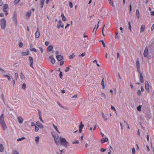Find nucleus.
Here are the masks:
<instances>
[{"instance_id": "obj_1", "label": "nucleus", "mask_w": 154, "mask_h": 154, "mask_svg": "<svg viewBox=\"0 0 154 154\" xmlns=\"http://www.w3.org/2000/svg\"><path fill=\"white\" fill-rule=\"evenodd\" d=\"M60 144L61 145L63 146L66 148H67V145L69 144V143L64 138L61 137L60 138Z\"/></svg>"}, {"instance_id": "obj_2", "label": "nucleus", "mask_w": 154, "mask_h": 154, "mask_svg": "<svg viewBox=\"0 0 154 154\" xmlns=\"http://www.w3.org/2000/svg\"><path fill=\"white\" fill-rule=\"evenodd\" d=\"M148 54H149L150 56H152V57L154 56V51H152L151 52L150 51H149V52L148 53V49L147 47H146V48L143 53V55L144 57H146L147 56Z\"/></svg>"}, {"instance_id": "obj_3", "label": "nucleus", "mask_w": 154, "mask_h": 154, "mask_svg": "<svg viewBox=\"0 0 154 154\" xmlns=\"http://www.w3.org/2000/svg\"><path fill=\"white\" fill-rule=\"evenodd\" d=\"M0 123L3 127V129L4 130L7 127L4 121L3 114H2L0 116Z\"/></svg>"}, {"instance_id": "obj_4", "label": "nucleus", "mask_w": 154, "mask_h": 154, "mask_svg": "<svg viewBox=\"0 0 154 154\" xmlns=\"http://www.w3.org/2000/svg\"><path fill=\"white\" fill-rule=\"evenodd\" d=\"M1 25L2 29H4L6 25V21L5 18H2L1 20Z\"/></svg>"}, {"instance_id": "obj_5", "label": "nucleus", "mask_w": 154, "mask_h": 154, "mask_svg": "<svg viewBox=\"0 0 154 154\" xmlns=\"http://www.w3.org/2000/svg\"><path fill=\"white\" fill-rule=\"evenodd\" d=\"M53 137L56 144L57 145H59L60 144V141H59L60 140V138L59 136L58 135H55L53 136Z\"/></svg>"}, {"instance_id": "obj_6", "label": "nucleus", "mask_w": 154, "mask_h": 154, "mask_svg": "<svg viewBox=\"0 0 154 154\" xmlns=\"http://www.w3.org/2000/svg\"><path fill=\"white\" fill-rule=\"evenodd\" d=\"M136 66L137 68V70L138 72H140V63L139 61V59L137 58V60L136 62Z\"/></svg>"}, {"instance_id": "obj_7", "label": "nucleus", "mask_w": 154, "mask_h": 154, "mask_svg": "<svg viewBox=\"0 0 154 154\" xmlns=\"http://www.w3.org/2000/svg\"><path fill=\"white\" fill-rule=\"evenodd\" d=\"M17 14L16 12V11H14L13 13V21L15 23H17Z\"/></svg>"}, {"instance_id": "obj_8", "label": "nucleus", "mask_w": 154, "mask_h": 154, "mask_svg": "<svg viewBox=\"0 0 154 154\" xmlns=\"http://www.w3.org/2000/svg\"><path fill=\"white\" fill-rule=\"evenodd\" d=\"M30 62V67L33 68L32 64L33 63V59L31 57H29Z\"/></svg>"}, {"instance_id": "obj_9", "label": "nucleus", "mask_w": 154, "mask_h": 154, "mask_svg": "<svg viewBox=\"0 0 154 154\" xmlns=\"http://www.w3.org/2000/svg\"><path fill=\"white\" fill-rule=\"evenodd\" d=\"M138 72L140 74V81L142 83H143L144 82V80H143V77L142 75V74L140 71V72Z\"/></svg>"}, {"instance_id": "obj_10", "label": "nucleus", "mask_w": 154, "mask_h": 154, "mask_svg": "<svg viewBox=\"0 0 154 154\" xmlns=\"http://www.w3.org/2000/svg\"><path fill=\"white\" fill-rule=\"evenodd\" d=\"M36 124L39 128H43L42 125L39 121H37L36 122Z\"/></svg>"}, {"instance_id": "obj_11", "label": "nucleus", "mask_w": 154, "mask_h": 154, "mask_svg": "<svg viewBox=\"0 0 154 154\" xmlns=\"http://www.w3.org/2000/svg\"><path fill=\"white\" fill-rule=\"evenodd\" d=\"M56 57L58 61L61 60L63 58V56L61 55H57L56 56Z\"/></svg>"}, {"instance_id": "obj_12", "label": "nucleus", "mask_w": 154, "mask_h": 154, "mask_svg": "<svg viewBox=\"0 0 154 154\" xmlns=\"http://www.w3.org/2000/svg\"><path fill=\"white\" fill-rule=\"evenodd\" d=\"M17 119L19 123L21 124L23 123V118L21 116L18 117Z\"/></svg>"}, {"instance_id": "obj_13", "label": "nucleus", "mask_w": 154, "mask_h": 154, "mask_svg": "<svg viewBox=\"0 0 154 154\" xmlns=\"http://www.w3.org/2000/svg\"><path fill=\"white\" fill-rule=\"evenodd\" d=\"M108 141V139L107 137H105L102 138L101 140V142L103 143L105 142H106Z\"/></svg>"}, {"instance_id": "obj_14", "label": "nucleus", "mask_w": 154, "mask_h": 154, "mask_svg": "<svg viewBox=\"0 0 154 154\" xmlns=\"http://www.w3.org/2000/svg\"><path fill=\"white\" fill-rule=\"evenodd\" d=\"M40 33L39 31H38V28H37V31L35 33V37L36 38H38L39 36Z\"/></svg>"}, {"instance_id": "obj_15", "label": "nucleus", "mask_w": 154, "mask_h": 154, "mask_svg": "<svg viewBox=\"0 0 154 154\" xmlns=\"http://www.w3.org/2000/svg\"><path fill=\"white\" fill-rule=\"evenodd\" d=\"M53 48V46L52 45L49 46L47 48V51L48 52L51 51Z\"/></svg>"}, {"instance_id": "obj_16", "label": "nucleus", "mask_w": 154, "mask_h": 154, "mask_svg": "<svg viewBox=\"0 0 154 154\" xmlns=\"http://www.w3.org/2000/svg\"><path fill=\"white\" fill-rule=\"evenodd\" d=\"M101 114H102V117L103 118L104 121H107V117L104 114V113H103V112H102Z\"/></svg>"}, {"instance_id": "obj_17", "label": "nucleus", "mask_w": 154, "mask_h": 154, "mask_svg": "<svg viewBox=\"0 0 154 154\" xmlns=\"http://www.w3.org/2000/svg\"><path fill=\"white\" fill-rule=\"evenodd\" d=\"M26 52H23L22 53V54L23 56L28 55L29 54V51L27 50Z\"/></svg>"}, {"instance_id": "obj_18", "label": "nucleus", "mask_w": 154, "mask_h": 154, "mask_svg": "<svg viewBox=\"0 0 154 154\" xmlns=\"http://www.w3.org/2000/svg\"><path fill=\"white\" fill-rule=\"evenodd\" d=\"M62 23V21L61 20H59L57 23V27L59 29L60 28Z\"/></svg>"}, {"instance_id": "obj_19", "label": "nucleus", "mask_w": 154, "mask_h": 154, "mask_svg": "<svg viewBox=\"0 0 154 154\" xmlns=\"http://www.w3.org/2000/svg\"><path fill=\"white\" fill-rule=\"evenodd\" d=\"M61 16L62 18V20L63 21H66V19L64 15L62 13L61 14Z\"/></svg>"}, {"instance_id": "obj_20", "label": "nucleus", "mask_w": 154, "mask_h": 154, "mask_svg": "<svg viewBox=\"0 0 154 154\" xmlns=\"http://www.w3.org/2000/svg\"><path fill=\"white\" fill-rule=\"evenodd\" d=\"M145 28V26L143 24L141 26L140 28V32H142L144 31Z\"/></svg>"}, {"instance_id": "obj_21", "label": "nucleus", "mask_w": 154, "mask_h": 154, "mask_svg": "<svg viewBox=\"0 0 154 154\" xmlns=\"http://www.w3.org/2000/svg\"><path fill=\"white\" fill-rule=\"evenodd\" d=\"M4 151V147L3 145L1 144H0V152H3Z\"/></svg>"}, {"instance_id": "obj_22", "label": "nucleus", "mask_w": 154, "mask_h": 154, "mask_svg": "<svg viewBox=\"0 0 154 154\" xmlns=\"http://www.w3.org/2000/svg\"><path fill=\"white\" fill-rule=\"evenodd\" d=\"M41 7L42 8L43 7L44 4L45 2V0H40Z\"/></svg>"}, {"instance_id": "obj_23", "label": "nucleus", "mask_w": 154, "mask_h": 154, "mask_svg": "<svg viewBox=\"0 0 154 154\" xmlns=\"http://www.w3.org/2000/svg\"><path fill=\"white\" fill-rule=\"evenodd\" d=\"M136 15H137V17L138 18V19H139V17H140V13H139V11L138 9H137L136 10Z\"/></svg>"}, {"instance_id": "obj_24", "label": "nucleus", "mask_w": 154, "mask_h": 154, "mask_svg": "<svg viewBox=\"0 0 154 154\" xmlns=\"http://www.w3.org/2000/svg\"><path fill=\"white\" fill-rule=\"evenodd\" d=\"M25 139V137H23L21 138H18L17 139V141H21L24 139Z\"/></svg>"}, {"instance_id": "obj_25", "label": "nucleus", "mask_w": 154, "mask_h": 154, "mask_svg": "<svg viewBox=\"0 0 154 154\" xmlns=\"http://www.w3.org/2000/svg\"><path fill=\"white\" fill-rule=\"evenodd\" d=\"M8 8V4H5L4 5V7H3V9H7Z\"/></svg>"}, {"instance_id": "obj_26", "label": "nucleus", "mask_w": 154, "mask_h": 154, "mask_svg": "<svg viewBox=\"0 0 154 154\" xmlns=\"http://www.w3.org/2000/svg\"><path fill=\"white\" fill-rule=\"evenodd\" d=\"M145 89L148 93L149 92V85H145Z\"/></svg>"}, {"instance_id": "obj_27", "label": "nucleus", "mask_w": 154, "mask_h": 154, "mask_svg": "<svg viewBox=\"0 0 154 154\" xmlns=\"http://www.w3.org/2000/svg\"><path fill=\"white\" fill-rule=\"evenodd\" d=\"M3 75L4 76L6 77H7L8 81H11V79L9 75Z\"/></svg>"}, {"instance_id": "obj_28", "label": "nucleus", "mask_w": 154, "mask_h": 154, "mask_svg": "<svg viewBox=\"0 0 154 154\" xmlns=\"http://www.w3.org/2000/svg\"><path fill=\"white\" fill-rule=\"evenodd\" d=\"M39 139V137L38 136L36 137H35V141L36 143H37L38 142Z\"/></svg>"}, {"instance_id": "obj_29", "label": "nucleus", "mask_w": 154, "mask_h": 154, "mask_svg": "<svg viewBox=\"0 0 154 154\" xmlns=\"http://www.w3.org/2000/svg\"><path fill=\"white\" fill-rule=\"evenodd\" d=\"M53 127H54V128L56 130V131H57V132L59 133H60V132L58 130V129H57V127L55 126L54 125V124H53Z\"/></svg>"}, {"instance_id": "obj_30", "label": "nucleus", "mask_w": 154, "mask_h": 154, "mask_svg": "<svg viewBox=\"0 0 154 154\" xmlns=\"http://www.w3.org/2000/svg\"><path fill=\"white\" fill-rule=\"evenodd\" d=\"M84 126V125L82 124V122H81L80 125L79 126V128H82Z\"/></svg>"}, {"instance_id": "obj_31", "label": "nucleus", "mask_w": 154, "mask_h": 154, "mask_svg": "<svg viewBox=\"0 0 154 154\" xmlns=\"http://www.w3.org/2000/svg\"><path fill=\"white\" fill-rule=\"evenodd\" d=\"M137 95L139 96H140L141 95V91L140 90H138L137 91Z\"/></svg>"}, {"instance_id": "obj_32", "label": "nucleus", "mask_w": 154, "mask_h": 154, "mask_svg": "<svg viewBox=\"0 0 154 154\" xmlns=\"http://www.w3.org/2000/svg\"><path fill=\"white\" fill-rule=\"evenodd\" d=\"M1 97L2 99L3 100V102H4V103H5V98L4 97V95L3 94H1Z\"/></svg>"}, {"instance_id": "obj_33", "label": "nucleus", "mask_w": 154, "mask_h": 154, "mask_svg": "<svg viewBox=\"0 0 154 154\" xmlns=\"http://www.w3.org/2000/svg\"><path fill=\"white\" fill-rule=\"evenodd\" d=\"M12 154H19L18 151L16 150H14L13 151Z\"/></svg>"}, {"instance_id": "obj_34", "label": "nucleus", "mask_w": 154, "mask_h": 154, "mask_svg": "<svg viewBox=\"0 0 154 154\" xmlns=\"http://www.w3.org/2000/svg\"><path fill=\"white\" fill-rule=\"evenodd\" d=\"M141 106L139 105L137 107V110H138V111H140L141 110Z\"/></svg>"}, {"instance_id": "obj_35", "label": "nucleus", "mask_w": 154, "mask_h": 154, "mask_svg": "<svg viewBox=\"0 0 154 154\" xmlns=\"http://www.w3.org/2000/svg\"><path fill=\"white\" fill-rule=\"evenodd\" d=\"M79 141L76 140H75L74 141H73L72 142V143L73 144H78L79 143Z\"/></svg>"}, {"instance_id": "obj_36", "label": "nucleus", "mask_w": 154, "mask_h": 154, "mask_svg": "<svg viewBox=\"0 0 154 154\" xmlns=\"http://www.w3.org/2000/svg\"><path fill=\"white\" fill-rule=\"evenodd\" d=\"M26 85L24 83L23 84V85L22 86V88L23 89H25L26 88Z\"/></svg>"}, {"instance_id": "obj_37", "label": "nucleus", "mask_w": 154, "mask_h": 154, "mask_svg": "<svg viewBox=\"0 0 154 154\" xmlns=\"http://www.w3.org/2000/svg\"><path fill=\"white\" fill-rule=\"evenodd\" d=\"M100 95H101L102 96V97H103V98L104 99L105 98H106V95L105 94H104V93H101V94Z\"/></svg>"}, {"instance_id": "obj_38", "label": "nucleus", "mask_w": 154, "mask_h": 154, "mask_svg": "<svg viewBox=\"0 0 154 154\" xmlns=\"http://www.w3.org/2000/svg\"><path fill=\"white\" fill-rule=\"evenodd\" d=\"M132 153L133 154H135V150L134 147H133L132 149Z\"/></svg>"}, {"instance_id": "obj_39", "label": "nucleus", "mask_w": 154, "mask_h": 154, "mask_svg": "<svg viewBox=\"0 0 154 154\" xmlns=\"http://www.w3.org/2000/svg\"><path fill=\"white\" fill-rule=\"evenodd\" d=\"M75 57V55L73 53L71 55L69 56V58L70 59H72L73 57Z\"/></svg>"}, {"instance_id": "obj_40", "label": "nucleus", "mask_w": 154, "mask_h": 154, "mask_svg": "<svg viewBox=\"0 0 154 154\" xmlns=\"http://www.w3.org/2000/svg\"><path fill=\"white\" fill-rule=\"evenodd\" d=\"M55 60L54 58H52L51 59V62L52 64H54L55 63Z\"/></svg>"}, {"instance_id": "obj_41", "label": "nucleus", "mask_w": 154, "mask_h": 154, "mask_svg": "<svg viewBox=\"0 0 154 154\" xmlns=\"http://www.w3.org/2000/svg\"><path fill=\"white\" fill-rule=\"evenodd\" d=\"M69 7L70 8H72V7H73L72 3L71 2H69Z\"/></svg>"}, {"instance_id": "obj_42", "label": "nucleus", "mask_w": 154, "mask_h": 154, "mask_svg": "<svg viewBox=\"0 0 154 154\" xmlns=\"http://www.w3.org/2000/svg\"><path fill=\"white\" fill-rule=\"evenodd\" d=\"M30 51H34L35 52H37V51L36 50V49L34 48H32V49H30Z\"/></svg>"}, {"instance_id": "obj_43", "label": "nucleus", "mask_w": 154, "mask_h": 154, "mask_svg": "<svg viewBox=\"0 0 154 154\" xmlns=\"http://www.w3.org/2000/svg\"><path fill=\"white\" fill-rule=\"evenodd\" d=\"M100 42H102V44L104 47H106V45L103 40H102L101 41H100Z\"/></svg>"}, {"instance_id": "obj_44", "label": "nucleus", "mask_w": 154, "mask_h": 154, "mask_svg": "<svg viewBox=\"0 0 154 154\" xmlns=\"http://www.w3.org/2000/svg\"><path fill=\"white\" fill-rule=\"evenodd\" d=\"M62 73H63V72H60V74H59L60 77L61 79H62V77H63Z\"/></svg>"}, {"instance_id": "obj_45", "label": "nucleus", "mask_w": 154, "mask_h": 154, "mask_svg": "<svg viewBox=\"0 0 154 154\" xmlns=\"http://www.w3.org/2000/svg\"><path fill=\"white\" fill-rule=\"evenodd\" d=\"M31 15V12H27L26 14V16H28V17H29Z\"/></svg>"}, {"instance_id": "obj_46", "label": "nucleus", "mask_w": 154, "mask_h": 154, "mask_svg": "<svg viewBox=\"0 0 154 154\" xmlns=\"http://www.w3.org/2000/svg\"><path fill=\"white\" fill-rule=\"evenodd\" d=\"M3 12H5V14L6 16H7L8 14L7 11L5 9H3Z\"/></svg>"}, {"instance_id": "obj_47", "label": "nucleus", "mask_w": 154, "mask_h": 154, "mask_svg": "<svg viewBox=\"0 0 154 154\" xmlns=\"http://www.w3.org/2000/svg\"><path fill=\"white\" fill-rule=\"evenodd\" d=\"M101 85L103 86H104V78H103L102 79V80L101 82Z\"/></svg>"}, {"instance_id": "obj_48", "label": "nucleus", "mask_w": 154, "mask_h": 154, "mask_svg": "<svg viewBox=\"0 0 154 154\" xmlns=\"http://www.w3.org/2000/svg\"><path fill=\"white\" fill-rule=\"evenodd\" d=\"M18 76V74L17 73H16L15 74L14 76H15V78L16 80H17V79Z\"/></svg>"}, {"instance_id": "obj_49", "label": "nucleus", "mask_w": 154, "mask_h": 154, "mask_svg": "<svg viewBox=\"0 0 154 154\" xmlns=\"http://www.w3.org/2000/svg\"><path fill=\"white\" fill-rule=\"evenodd\" d=\"M57 104H58V105L61 107H62V108H63V109H65L64 108V107L63 106H62L60 104L59 102H57Z\"/></svg>"}, {"instance_id": "obj_50", "label": "nucleus", "mask_w": 154, "mask_h": 154, "mask_svg": "<svg viewBox=\"0 0 154 154\" xmlns=\"http://www.w3.org/2000/svg\"><path fill=\"white\" fill-rule=\"evenodd\" d=\"M100 151L102 152H104L106 151V149L101 148L100 149Z\"/></svg>"}, {"instance_id": "obj_51", "label": "nucleus", "mask_w": 154, "mask_h": 154, "mask_svg": "<svg viewBox=\"0 0 154 154\" xmlns=\"http://www.w3.org/2000/svg\"><path fill=\"white\" fill-rule=\"evenodd\" d=\"M38 113L39 116H42V113L41 111L39 109L38 110Z\"/></svg>"}, {"instance_id": "obj_52", "label": "nucleus", "mask_w": 154, "mask_h": 154, "mask_svg": "<svg viewBox=\"0 0 154 154\" xmlns=\"http://www.w3.org/2000/svg\"><path fill=\"white\" fill-rule=\"evenodd\" d=\"M19 47H22L23 46V44L21 42H20L19 44Z\"/></svg>"}, {"instance_id": "obj_53", "label": "nucleus", "mask_w": 154, "mask_h": 154, "mask_svg": "<svg viewBox=\"0 0 154 154\" xmlns=\"http://www.w3.org/2000/svg\"><path fill=\"white\" fill-rule=\"evenodd\" d=\"M39 130V128L38 127H37V126H35V131L36 132H37Z\"/></svg>"}, {"instance_id": "obj_54", "label": "nucleus", "mask_w": 154, "mask_h": 154, "mask_svg": "<svg viewBox=\"0 0 154 154\" xmlns=\"http://www.w3.org/2000/svg\"><path fill=\"white\" fill-rule=\"evenodd\" d=\"M20 77H21V78L22 79H23L24 78V75L22 74V73H21Z\"/></svg>"}, {"instance_id": "obj_55", "label": "nucleus", "mask_w": 154, "mask_h": 154, "mask_svg": "<svg viewBox=\"0 0 154 154\" xmlns=\"http://www.w3.org/2000/svg\"><path fill=\"white\" fill-rule=\"evenodd\" d=\"M39 116V119H40V121L41 122H42L43 123L44 122H43V120L42 119V116Z\"/></svg>"}, {"instance_id": "obj_56", "label": "nucleus", "mask_w": 154, "mask_h": 154, "mask_svg": "<svg viewBox=\"0 0 154 154\" xmlns=\"http://www.w3.org/2000/svg\"><path fill=\"white\" fill-rule=\"evenodd\" d=\"M0 70L2 73H4L5 72V71L4 70L1 68H0Z\"/></svg>"}, {"instance_id": "obj_57", "label": "nucleus", "mask_w": 154, "mask_h": 154, "mask_svg": "<svg viewBox=\"0 0 154 154\" xmlns=\"http://www.w3.org/2000/svg\"><path fill=\"white\" fill-rule=\"evenodd\" d=\"M39 48L41 52L42 53L43 52V50L42 49V48L41 47H39Z\"/></svg>"}, {"instance_id": "obj_58", "label": "nucleus", "mask_w": 154, "mask_h": 154, "mask_svg": "<svg viewBox=\"0 0 154 154\" xmlns=\"http://www.w3.org/2000/svg\"><path fill=\"white\" fill-rule=\"evenodd\" d=\"M49 44V42L48 41H46L45 42V45L46 46H48Z\"/></svg>"}, {"instance_id": "obj_59", "label": "nucleus", "mask_w": 154, "mask_h": 154, "mask_svg": "<svg viewBox=\"0 0 154 154\" xmlns=\"http://www.w3.org/2000/svg\"><path fill=\"white\" fill-rule=\"evenodd\" d=\"M69 67H67L66 69L65 70V71L66 72H68L69 70Z\"/></svg>"}, {"instance_id": "obj_60", "label": "nucleus", "mask_w": 154, "mask_h": 154, "mask_svg": "<svg viewBox=\"0 0 154 154\" xmlns=\"http://www.w3.org/2000/svg\"><path fill=\"white\" fill-rule=\"evenodd\" d=\"M31 125L32 126H35V123H34L33 122H32L31 123Z\"/></svg>"}, {"instance_id": "obj_61", "label": "nucleus", "mask_w": 154, "mask_h": 154, "mask_svg": "<svg viewBox=\"0 0 154 154\" xmlns=\"http://www.w3.org/2000/svg\"><path fill=\"white\" fill-rule=\"evenodd\" d=\"M109 4H110V5H112L113 7L114 6V5H113V3L111 1L110 2H109Z\"/></svg>"}, {"instance_id": "obj_62", "label": "nucleus", "mask_w": 154, "mask_h": 154, "mask_svg": "<svg viewBox=\"0 0 154 154\" xmlns=\"http://www.w3.org/2000/svg\"><path fill=\"white\" fill-rule=\"evenodd\" d=\"M64 63V62L63 61H61L60 62V66H62V65L63 63Z\"/></svg>"}, {"instance_id": "obj_63", "label": "nucleus", "mask_w": 154, "mask_h": 154, "mask_svg": "<svg viewBox=\"0 0 154 154\" xmlns=\"http://www.w3.org/2000/svg\"><path fill=\"white\" fill-rule=\"evenodd\" d=\"M151 15L152 16H154V11H151Z\"/></svg>"}, {"instance_id": "obj_64", "label": "nucleus", "mask_w": 154, "mask_h": 154, "mask_svg": "<svg viewBox=\"0 0 154 154\" xmlns=\"http://www.w3.org/2000/svg\"><path fill=\"white\" fill-rule=\"evenodd\" d=\"M154 29V24H153L151 28V29L152 30H153Z\"/></svg>"}]
</instances>
